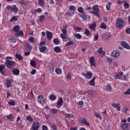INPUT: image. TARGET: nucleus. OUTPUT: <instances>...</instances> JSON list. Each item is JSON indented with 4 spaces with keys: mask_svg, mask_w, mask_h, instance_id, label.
I'll return each instance as SVG.
<instances>
[{
    "mask_svg": "<svg viewBox=\"0 0 130 130\" xmlns=\"http://www.w3.org/2000/svg\"><path fill=\"white\" fill-rule=\"evenodd\" d=\"M12 59H13V57L10 56H7L5 58V66L8 69H12L13 67L16 66V62L12 60Z\"/></svg>",
    "mask_w": 130,
    "mask_h": 130,
    "instance_id": "1",
    "label": "nucleus"
},
{
    "mask_svg": "<svg viewBox=\"0 0 130 130\" xmlns=\"http://www.w3.org/2000/svg\"><path fill=\"white\" fill-rule=\"evenodd\" d=\"M124 25V21L122 19H118L116 22V27L117 29H121Z\"/></svg>",
    "mask_w": 130,
    "mask_h": 130,
    "instance_id": "2",
    "label": "nucleus"
},
{
    "mask_svg": "<svg viewBox=\"0 0 130 130\" xmlns=\"http://www.w3.org/2000/svg\"><path fill=\"white\" fill-rule=\"evenodd\" d=\"M43 45H45V42H42L39 44L40 46L39 47V50L40 52H45L46 50H47V48L46 47V46L43 47Z\"/></svg>",
    "mask_w": 130,
    "mask_h": 130,
    "instance_id": "3",
    "label": "nucleus"
},
{
    "mask_svg": "<svg viewBox=\"0 0 130 130\" xmlns=\"http://www.w3.org/2000/svg\"><path fill=\"white\" fill-rule=\"evenodd\" d=\"M23 46L28 51H31L32 50V46L30 45V44L28 42H25L23 43Z\"/></svg>",
    "mask_w": 130,
    "mask_h": 130,
    "instance_id": "4",
    "label": "nucleus"
},
{
    "mask_svg": "<svg viewBox=\"0 0 130 130\" xmlns=\"http://www.w3.org/2000/svg\"><path fill=\"white\" fill-rule=\"evenodd\" d=\"M38 101L39 103L41 104H44L45 103V99H44V96H43V95L40 94L38 95Z\"/></svg>",
    "mask_w": 130,
    "mask_h": 130,
    "instance_id": "5",
    "label": "nucleus"
},
{
    "mask_svg": "<svg viewBox=\"0 0 130 130\" xmlns=\"http://www.w3.org/2000/svg\"><path fill=\"white\" fill-rule=\"evenodd\" d=\"M99 7L98 6H94L92 7V10L95 11H91V14H94L95 16H99L98 11Z\"/></svg>",
    "mask_w": 130,
    "mask_h": 130,
    "instance_id": "6",
    "label": "nucleus"
},
{
    "mask_svg": "<svg viewBox=\"0 0 130 130\" xmlns=\"http://www.w3.org/2000/svg\"><path fill=\"white\" fill-rule=\"evenodd\" d=\"M120 55V53L119 52L115 50L113 51L111 54V56L113 57V58H118L119 56Z\"/></svg>",
    "mask_w": 130,
    "mask_h": 130,
    "instance_id": "7",
    "label": "nucleus"
},
{
    "mask_svg": "<svg viewBox=\"0 0 130 130\" xmlns=\"http://www.w3.org/2000/svg\"><path fill=\"white\" fill-rule=\"evenodd\" d=\"M80 123H81V124H84V125H87V126H90V123L88 122V121H87V120H86V119L84 118H80Z\"/></svg>",
    "mask_w": 130,
    "mask_h": 130,
    "instance_id": "8",
    "label": "nucleus"
},
{
    "mask_svg": "<svg viewBox=\"0 0 130 130\" xmlns=\"http://www.w3.org/2000/svg\"><path fill=\"white\" fill-rule=\"evenodd\" d=\"M39 123L38 122H35L32 125V130H38L39 129Z\"/></svg>",
    "mask_w": 130,
    "mask_h": 130,
    "instance_id": "9",
    "label": "nucleus"
},
{
    "mask_svg": "<svg viewBox=\"0 0 130 130\" xmlns=\"http://www.w3.org/2000/svg\"><path fill=\"white\" fill-rule=\"evenodd\" d=\"M112 106H113V107H114V108H116L118 111H120V104H119V103H113L112 104Z\"/></svg>",
    "mask_w": 130,
    "mask_h": 130,
    "instance_id": "10",
    "label": "nucleus"
},
{
    "mask_svg": "<svg viewBox=\"0 0 130 130\" xmlns=\"http://www.w3.org/2000/svg\"><path fill=\"white\" fill-rule=\"evenodd\" d=\"M98 52L100 54V56H104V55H105V52L103 51V48L102 47L99 48Z\"/></svg>",
    "mask_w": 130,
    "mask_h": 130,
    "instance_id": "11",
    "label": "nucleus"
},
{
    "mask_svg": "<svg viewBox=\"0 0 130 130\" xmlns=\"http://www.w3.org/2000/svg\"><path fill=\"white\" fill-rule=\"evenodd\" d=\"M89 62L92 67H95V66H96V63L95 62V59H94V57L93 56L90 58Z\"/></svg>",
    "mask_w": 130,
    "mask_h": 130,
    "instance_id": "12",
    "label": "nucleus"
},
{
    "mask_svg": "<svg viewBox=\"0 0 130 130\" xmlns=\"http://www.w3.org/2000/svg\"><path fill=\"white\" fill-rule=\"evenodd\" d=\"M121 45H122L123 47H124L125 48H126V49H130L129 45H128V44H127V43H126V42H122L121 43Z\"/></svg>",
    "mask_w": 130,
    "mask_h": 130,
    "instance_id": "13",
    "label": "nucleus"
},
{
    "mask_svg": "<svg viewBox=\"0 0 130 130\" xmlns=\"http://www.w3.org/2000/svg\"><path fill=\"white\" fill-rule=\"evenodd\" d=\"M47 38L48 40H51L52 39V34L50 31H46Z\"/></svg>",
    "mask_w": 130,
    "mask_h": 130,
    "instance_id": "14",
    "label": "nucleus"
},
{
    "mask_svg": "<svg viewBox=\"0 0 130 130\" xmlns=\"http://www.w3.org/2000/svg\"><path fill=\"white\" fill-rule=\"evenodd\" d=\"M12 73L15 76H18V75H20V70L18 69H14L12 70Z\"/></svg>",
    "mask_w": 130,
    "mask_h": 130,
    "instance_id": "15",
    "label": "nucleus"
},
{
    "mask_svg": "<svg viewBox=\"0 0 130 130\" xmlns=\"http://www.w3.org/2000/svg\"><path fill=\"white\" fill-rule=\"evenodd\" d=\"M122 75H123V72L119 73L118 74L115 75L114 78H115L116 80H118V79H120Z\"/></svg>",
    "mask_w": 130,
    "mask_h": 130,
    "instance_id": "16",
    "label": "nucleus"
},
{
    "mask_svg": "<svg viewBox=\"0 0 130 130\" xmlns=\"http://www.w3.org/2000/svg\"><path fill=\"white\" fill-rule=\"evenodd\" d=\"M92 76H93L92 73L88 72L85 75V78H87L88 80H90V79L92 78Z\"/></svg>",
    "mask_w": 130,
    "mask_h": 130,
    "instance_id": "17",
    "label": "nucleus"
},
{
    "mask_svg": "<svg viewBox=\"0 0 130 130\" xmlns=\"http://www.w3.org/2000/svg\"><path fill=\"white\" fill-rule=\"evenodd\" d=\"M6 117L8 120H10V121H14V116L13 114H10L9 115L6 116Z\"/></svg>",
    "mask_w": 130,
    "mask_h": 130,
    "instance_id": "18",
    "label": "nucleus"
},
{
    "mask_svg": "<svg viewBox=\"0 0 130 130\" xmlns=\"http://www.w3.org/2000/svg\"><path fill=\"white\" fill-rule=\"evenodd\" d=\"M63 102V100H62V98L60 97V99L58 100V101L57 102V104L59 107H60L61 105H62V103Z\"/></svg>",
    "mask_w": 130,
    "mask_h": 130,
    "instance_id": "19",
    "label": "nucleus"
},
{
    "mask_svg": "<svg viewBox=\"0 0 130 130\" xmlns=\"http://www.w3.org/2000/svg\"><path fill=\"white\" fill-rule=\"evenodd\" d=\"M95 80H96V77H94L91 80L89 81V84L90 86H95Z\"/></svg>",
    "mask_w": 130,
    "mask_h": 130,
    "instance_id": "20",
    "label": "nucleus"
},
{
    "mask_svg": "<svg viewBox=\"0 0 130 130\" xmlns=\"http://www.w3.org/2000/svg\"><path fill=\"white\" fill-rule=\"evenodd\" d=\"M12 31H13V32H19L20 31V26L19 25H16L15 26H14Z\"/></svg>",
    "mask_w": 130,
    "mask_h": 130,
    "instance_id": "21",
    "label": "nucleus"
},
{
    "mask_svg": "<svg viewBox=\"0 0 130 130\" xmlns=\"http://www.w3.org/2000/svg\"><path fill=\"white\" fill-rule=\"evenodd\" d=\"M6 68V66L4 64H1L0 65V72L2 75H5V71L4 70V69Z\"/></svg>",
    "mask_w": 130,
    "mask_h": 130,
    "instance_id": "22",
    "label": "nucleus"
},
{
    "mask_svg": "<svg viewBox=\"0 0 130 130\" xmlns=\"http://www.w3.org/2000/svg\"><path fill=\"white\" fill-rule=\"evenodd\" d=\"M15 36L18 37V36H24V32L23 30H20L19 31L16 32V33L15 34Z\"/></svg>",
    "mask_w": 130,
    "mask_h": 130,
    "instance_id": "23",
    "label": "nucleus"
},
{
    "mask_svg": "<svg viewBox=\"0 0 130 130\" xmlns=\"http://www.w3.org/2000/svg\"><path fill=\"white\" fill-rule=\"evenodd\" d=\"M54 51L56 53H58L59 52H61V49H60V47H55L54 48Z\"/></svg>",
    "mask_w": 130,
    "mask_h": 130,
    "instance_id": "24",
    "label": "nucleus"
},
{
    "mask_svg": "<svg viewBox=\"0 0 130 130\" xmlns=\"http://www.w3.org/2000/svg\"><path fill=\"white\" fill-rule=\"evenodd\" d=\"M67 28H68V25L63 26V28L61 29V31L63 33L62 34H68V30L67 29Z\"/></svg>",
    "mask_w": 130,
    "mask_h": 130,
    "instance_id": "25",
    "label": "nucleus"
},
{
    "mask_svg": "<svg viewBox=\"0 0 130 130\" xmlns=\"http://www.w3.org/2000/svg\"><path fill=\"white\" fill-rule=\"evenodd\" d=\"M15 57H16V58L18 59L19 61H21V60H23V57L22 56V55L16 53L15 54Z\"/></svg>",
    "mask_w": 130,
    "mask_h": 130,
    "instance_id": "26",
    "label": "nucleus"
},
{
    "mask_svg": "<svg viewBox=\"0 0 130 130\" xmlns=\"http://www.w3.org/2000/svg\"><path fill=\"white\" fill-rule=\"evenodd\" d=\"M89 28L91 30H92V31H94L95 30V28H96V23H91L90 24Z\"/></svg>",
    "mask_w": 130,
    "mask_h": 130,
    "instance_id": "27",
    "label": "nucleus"
},
{
    "mask_svg": "<svg viewBox=\"0 0 130 130\" xmlns=\"http://www.w3.org/2000/svg\"><path fill=\"white\" fill-rule=\"evenodd\" d=\"M129 125V124L124 123L121 125V127L123 129H126V128L128 127Z\"/></svg>",
    "mask_w": 130,
    "mask_h": 130,
    "instance_id": "28",
    "label": "nucleus"
},
{
    "mask_svg": "<svg viewBox=\"0 0 130 130\" xmlns=\"http://www.w3.org/2000/svg\"><path fill=\"white\" fill-rule=\"evenodd\" d=\"M11 11L12 12H14V13H17L18 12V8H17V6L16 5H14L12 6Z\"/></svg>",
    "mask_w": 130,
    "mask_h": 130,
    "instance_id": "29",
    "label": "nucleus"
},
{
    "mask_svg": "<svg viewBox=\"0 0 130 130\" xmlns=\"http://www.w3.org/2000/svg\"><path fill=\"white\" fill-rule=\"evenodd\" d=\"M49 98L51 99L52 101H54V100H56V96L54 95V94H52L49 95Z\"/></svg>",
    "mask_w": 130,
    "mask_h": 130,
    "instance_id": "30",
    "label": "nucleus"
},
{
    "mask_svg": "<svg viewBox=\"0 0 130 130\" xmlns=\"http://www.w3.org/2000/svg\"><path fill=\"white\" fill-rule=\"evenodd\" d=\"M28 41L29 42H30V43H34L35 42V38H34L33 37H30L28 38Z\"/></svg>",
    "mask_w": 130,
    "mask_h": 130,
    "instance_id": "31",
    "label": "nucleus"
},
{
    "mask_svg": "<svg viewBox=\"0 0 130 130\" xmlns=\"http://www.w3.org/2000/svg\"><path fill=\"white\" fill-rule=\"evenodd\" d=\"M38 3L41 7H44V0H38Z\"/></svg>",
    "mask_w": 130,
    "mask_h": 130,
    "instance_id": "32",
    "label": "nucleus"
},
{
    "mask_svg": "<svg viewBox=\"0 0 130 130\" xmlns=\"http://www.w3.org/2000/svg\"><path fill=\"white\" fill-rule=\"evenodd\" d=\"M60 37L63 40H64V39H68V36L67 35V34H61Z\"/></svg>",
    "mask_w": 130,
    "mask_h": 130,
    "instance_id": "33",
    "label": "nucleus"
},
{
    "mask_svg": "<svg viewBox=\"0 0 130 130\" xmlns=\"http://www.w3.org/2000/svg\"><path fill=\"white\" fill-rule=\"evenodd\" d=\"M85 35H86V36H90V35H91V32H90L89 29H88V28L85 29Z\"/></svg>",
    "mask_w": 130,
    "mask_h": 130,
    "instance_id": "34",
    "label": "nucleus"
},
{
    "mask_svg": "<svg viewBox=\"0 0 130 130\" xmlns=\"http://www.w3.org/2000/svg\"><path fill=\"white\" fill-rule=\"evenodd\" d=\"M65 117H67V118H73L74 116H73V115H71V114L66 113Z\"/></svg>",
    "mask_w": 130,
    "mask_h": 130,
    "instance_id": "35",
    "label": "nucleus"
},
{
    "mask_svg": "<svg viewBox=\"0 0 130 130\" xmlns=\"http://www.w3.org/2000/svg\"><path fill=\"white\" fill-rule=\"evenodd\" d=\"M45 20V16L44 15H42L39 17V20L40 22H43Z\"/></svg>",
    "mask_w": 130,
    "mask_h": 130,
    "instance_id": "36",
    "label": "nucleus"
},
{
    "mask_svg": "<svg viewBox=\"0 0 130 130\" xmlns=\"http://www.w3.org/2000/svg\"><path fill=\"white\" fill-rule=\"evenodd\" d=\"M74 37L77 38V39H81L82 38V36L80 34H74Z\"/></svg>",
    "mask_w": 130,
    "mask_h": 130,
    "instance_id": "37",
    "label": "nucleus"
},
{
    "mask_svg": "<svg viewBox=\"0 0 130 130\" xmlns=\"http://www.w3.org/2000/svg\"><path fill=\"white\" fill-rule=\"evenodd\" d=\"M110 37H111V34H106L105 35V40H108L110 39Z\"/></svg>",
    "mask_w": 130,
    "mask_h": 130,
    "instance_id": "38",
    "label": "nucleus"
},
{
    "mask_svg": "<svg viewBox=\"0 0 130 130\" xmlns=\"http://www.w3.org/2000/svg\"><path fill=\"white\" fill-rule=\"evenodd\" d=\"M75 42L74 41H70L69 42H67L66 44V46H69V45H71V44H74Z\"/></svg>",
    "mask_w": 130,
    "mask_h": 130,
    "instance_id": "39",
    "label": "nucleus"
},
{
    "mask_svg": "<svg viewBox=\"0 0 130 130\" xmlns=\"http://www.w3.org/2000/svg\"><path fill=\"white\" fill-rule=\"evenodd\" d=\"M30 65L34 68H35V66H36V61L35 60H31Z\"/></svg>",
    "mask_w": 130,
    "mask_h": 130,
    "instance_id": "40",
    "label": "nucleus"
},
{
    "mask_svg": "<svg viewBox=\"0 0 130 130\" xmlns=\"http://www.w3.org/2000/svg\"><path fill=\"white\" fill-rule=\"evenodd\" d=\"M110 7H111V3H109L106 6L107 11H110Z\"/></svg>",
    "mask_w": 130,
    "mask_h": 130,
    "instance_id": "41",
    "label": "nucleus"
},
{
    "mask_svg": "<svg viewBox=\"0 0 130 130\" xmlns=\"http://www.w3.org/2000/svg\"><path fill=\"white\" fill-rule=\"evenodd\" d=\"M6 85L7 86V87L9 88L10 87H11V86H12V84L11 83V81L10 80H7L6 81Z\"/></svg>",
    "mask_w": 130,
    "mask_h": 130,
    "instance_id": "42",
    "label": "nucleus"
},
{
    "mask_svg": "<svg viewBox=\"0 0 130 130\" xmlns=\"http://www.w3.org/2000/svg\"><path fill=\"white\" fill-rule=\"evenodd\" d=\"M17 20H18V19L17 18V16H14L11 18L10 21L13 22L14 21H17Z\"/></svg>",
    "mask_w": 130,
    "mask_h": 130,
    "instance_id": "43",
    "label": "nucleus"
},
{
    "mask_svg": "<svg viewBox=\"0 0 130 130\" xmlns=\"http://www.w3.org/2000/svg\"><path fill=\"white\" fill-rule=\"evenodd\" d=\"M53 42L55 44H59V40H58V39H54L53 40Z\"/></svg>",
    "mask_w": 130,
    "mask_h": 130,
    "instance_id": "44",
    "label": "nucleus"
},
{
    "mask_svg": "<svg viewBox=\"0 0 130 130\" xmlns=\"http://www.w3.org/2000/svg\"><path fill=\"white\" fill-rule=\"evenodd\" d=\"M70 10L72 12V13H75V10H76V8H75V6H70Z\"/></svg>",
    "mask_w": 130,
    "mask_h": 130,
    "instance_id": "45",
    "label": "nucleus"
},
{
    "mask_svg": "<svg viewBox=\"0 0 130 130\" xmlns=\"http://www.w3.org/2000/svg\"><path fill=\"white\" fill-rule=\"evenodd\" d=\"M124 95H130V88H128L126 91L123 92Z\"/></svg>",
    "mask_w": 130,
    "mask_h": 130,
    "instance_id": "46",
    "label": "nucleus"
},
{
    "mask_svg": "<svg viewBox=\"0 0 130 130\" xmlns=\"http://www.w3.org/2000/svg\"><path fill=\"white\" fill-rule=\"evenodd\" d=\"M26 119L27 120H28L29 122H32V121H33V119L30 116H27Z\"/></svg>",
    "mask_w": 130,
    "mask_h": 130,
    "instance_id": "47",
    "label": "nucleus"
},
{
    "mask_svg": "<svg viewBox=\"0 0 130 130\" xmlns=\"http://www.w3.org/2000/svg\"><path fill=\"white\" fill-rule=\"evenodd\" d=\"M74 29L75 31H78V32H80L81 30H82V28H81L80 27L76 26L74 27Z\"/></svg>",
    "mask_w": 130,
    "mask_h": 130,
    "instance_id": "48",
    "label": "nucleus"
},
{
    "mask_svg": "<svg viewBox=\"0 0 130 130\" xmlns=\"http://www.w3.org/2000/svg\"><path fill=\"white\" fill-rule=\"evenodd\" d=\"M112 90V88L111 87V86L110 85L108 84L106 87V90L107 91H111Z\"/></svg>",
    "mask_w": 130,
    "mask_h": 130,
    "instance_id": "49",
    "label": "nucleus"
},
{
    "mask_svg": "<svg viewBox=\"0 0 130 130\" xmlns=\"http://www.w3.org/2000/svg\"><path fill=\"white\" fill-rule=\"evenodd\" d=\"M100 28L101 29H106V24L105 23H102L100 25Z\"/></svg>",
    "mask_w": 130,
    "mask_h": 130,
    "instance_id": "50",
    "label": "nucleus"
},
{
    "mask_svg": "<svg viewBox=\"0 0 130 130\" xmlns=\"http://www.w3.org/2000/svg\"><path fill=\"white\" fill-rule=\"evenodd\" d=\"M80 17L82 18V19H83V20H86L87 19V15H86L85 14L80 15Z\"/></svg>",
    "mask_w": 130,
    "mask_h": 130,
    "instance_id": "51",
    "label": "nucleus"
},
{
    "mask_svg": "<svg viewBox=\"0 0 130 130\" xmlns=\"http://www.w3.org/2000/svg\"><path fill=\"white\" fill-rule=\"evenodd\" d=\"M78 11L81 14H83V13H84V10H83V8H82V7L79 8L78 9Z\"/></svg>",
    "mask_w": 130,
    "mask_h": 130,
    "instance_id": "52",
    "label": "nucleus"
},
{
    "mask_svg": "<svg viewBox=\"0 0 130 130\" xmlns=\"http://www.w3.org/2000/svg\"><path fill=\"white\" fill-rule=\"evenodd\" d=\"M11 43H16V40L15 38H10V39Z\"/></svg>",
    "mask_w": 130,
    "mask_h": 130,
    "instance_id": "53",
    "label": "nucleus"
},
{
    "mask_svg": "<svg viewBox=\"0 0 130 130\" xmlns=\"http://www.w3.org/2000/svg\"><path fill=\"white\" fill-rule=\"evenodd\" d=\"M8 104L9 105H11L12 106H14L15 105V102H14V101H9L8 102Z\"/></svg>",
    "mask_w": 130,
    "mask_h": 130,
    "instance_id": "54",
    "label": "nucleus"
},
{
    "mask_svg": "<svg viewBox=\"0 0 130 130\" xmlns=\"http://www.w3.org/2000/svg\"><path fill=\"white\" fill-rule=\"evenodd\" d=\"M55 72L56 74H58V75H59L61 73V70L59 69H57L55 70Z\"/></svg>",
    "mask_w": 130,
    "mask_h": 130,
    "instance_id": "55",
    "label": "nucleus"
},
{
    "mask_svg": "<svg viewBox=\"0 0 130 130\" xmlns=\"http://www.w3.org/2000/svg\"><path fill=\"white\" fill-rule=\"evenodd\" d=\"M124 7L125 9H128V8H129V5H128V4H127L126 2L124 4Z\"/></svg>",
    "mask_w": 130,
    "mask_h": 130,
    "instance_id": "56",
    "label": "nucleus"
},
{
    "mask_svg": "<svg viewBox=\"0 0 130 130\" xmlns=\"http://www.w3.org/2000/svg\"><path fill=\"white\" fill-rule=\"evenodd\" d=\"M52 128L54 130H57V127H56V125L55 124H53L51 125Z\"/></svg>",
    "mask_w": 130,
    "mask_h": 130,
    "instance_id": "57",
    "label": "nucleus"
},
{
    "mask_svg": "<svg viewBox=\"0 0 130 130\" xmlns=\"http://www.w3.org/2000/svg\"><path fill=\"white\" fill-rule=\"evenodd\" d=\"M57 112H58L57 110H56L55 109H52V113H53V114H55L57 113Z\"/></svg>",
    "mask_w": 130,
    "mask_h": 130,
    "instance_id": "58",
    "label": "nucleus"
},
{
    "mask_svg": "<svg viewBox=\"0 0 130 130\" xmlns=\"http://www.w3.org/2000/svg\"><path fill=\"white\" fill-rule=\"evenodd\" d=\"M19 4H20V5H22V6H26V3H25L24 1H20Z\"/></svg>",
    "mask_w": 130,
    "mask_h": 130,
    "instance_id": "59",
    "label": "nucleus"
},
{
    "mask_svg": "<svg viewBox=\"0 0 130 130\" xmlns=\"http://www.w3.org/2000/svg\"><path fill=\"white\" fill-rule=\"evenodd\" d=\"M12 7L11 6H8L6 7V10H8V11H12Z\"/></svg>",
    "mask_w": 130,
    "mask_h": 130,
    "instance_id": "60",
    "label": "nucleus"
},
{
    "mask_svg": "<svg viewBox=\"0 0 130 130\" xmlns=\"http://www.w3.org/2000/svg\"><path fill=\"white\" fill-rule=\"evenodd\" d=\"M107 60L109 63H111V62H112V59H111V58H110V57L107 58Z\"/></svg>",
    "mask_w": 130,
    "mask_h": 130,
    "instance_id": "61",
    "label": "nucleus"
},
{
    "mask_svg": "<svg viewBox=\"0 0 130 130\" xmlns=\"http://www.w3.org/2000/svg\"><path fill=\"white\" fill-rule=\"evenodd\" d=\"M42 129L43 130H48V128H47L46 125H43L42 126Z\"/></svg>",
    "mask_w": 130,
    "mask_h": 130,
    "instance_id": "62",
    "label": "nucleus"
},
{
    "mask_svg": "<svg viewBox=\"0 0 130 130\" xmlns=\"http://www.w3.org/2000/svg\"><path fill=\"white\" fill-rule=\"evenodd\" d=\"M127 110H128V108H127V107H124V111L126 114H127V112H126Z\"/></svg>",
    "mask_w": 130,
    "mask_h": 130,
    "instance_id": "63",
    "label": "nucleus"
},
{
    "mask_svg": "<svg viewBox=\"0 0 130 130\" xmlns=\"http://www.w3.org/2000/svg\"><path fill=\"white\" fill-rule=\"evenodd\" d=\"M125 32L127 34H130V28H128L126 29Z\"/></svg>",
    "mask_w": 130,
    "mask_h": 130,
    "instance_id": "64",
    "label": "nucleus"
}]
</instances>
